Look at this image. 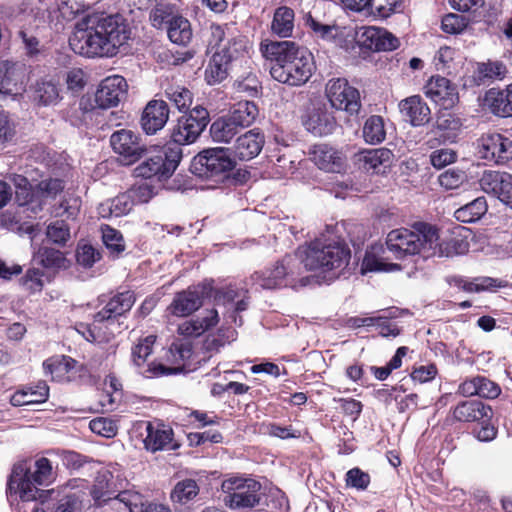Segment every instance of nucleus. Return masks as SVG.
I'll use <instances>...</instances> for the list:
<instances>
[{
  "mask_svg": "<svg viewBox=\"0 0 512 512\" xmlns=\"http://www.w3.org/2000/svg\"><path fill=\"white\" fill-rule=\"evenodd\" d=\"M400 5V0H370L368 15L389 17Z\"/></svg>",
  "mask_w": 512,
  "mask_h": 512,
  "instance_id": "nucleus-56",
  "label": "nucleus"
},
{
  "mask_svg": "<svg viewBox=\"0 0 512 512\" xmlns=\"http://www.w3.org/2000/svg\"><path fill=\"white\" fill-rule=\"evenodd\" d=\"M400 270V265L396 263H387L374 253L367 251L361 264V273L368 272H391Z\"/></svg>",
  "mask_w": 512,
  "mask_h": 512,
  "instance_id": "nucleus-47",
  "label": "nucleus"
},
{
  "mask_svg": "<svg viewBox=\"0 0 512 512\" xmlns=\"http://www.w3.org/2000/svg\"><path fill=\"white\" fill-rule=\"evenodd\" d=\"M21 87V72L16 63L8 60L0 62V95L15 96Z\"/></svg>",
  "mask_w": 512,
  "mask_h": 512,
  "instance_id": "nucleus-29",
  "label": "nucleus"
},
{
  "mask_svg": "<svg viewBox=\"0 0 512 512\" xmlns=\"http://www.w3.org/2000/svg\"><path fill=\"white\" fill-rule=\"evenodd\" d=\"M128 84L124 77L112 75L101 81L95 93V103L101 109L116 107L126 96Z\"/></svg>",
  "mask_w": 512,
  "mask_h": 512,
  "instance_id": "nucleus-15",
  "label": "nucleus"
},
{
  "mask_svg": "<svg viewBox=\"0 0 512 512\" xmlns=\"http://www.w3.org/2000/svg\"><path fill=\"white\" fill-rule=\"evenodd\" d=\"M91 493L94 500L99 505L112 500L114 502L123 503L130 512H134V508H137L138 505L141 504V497L138 493L123 491L120 492L117 496L112 497V493H110L108 490H103L102 482L100 481L98 484L94 485Z\"/></svg>",
  "mask_w": 512,
  "mask_h": 512,
  "instance_id": "nucleus-32",
  "label": "nucleus"
},
{
  "mask_svg": "<svg viewBox=\"0 0 512 512\" xmlns=\"http://www.w3.org/2000/svg\"><path fill=\"white\" fill-rule=\"evenodd\" d=\"M393 158V154L389 149L380 148L365 151L362 154V161L364 168L367 171L374 173H380L381 168H386L390 165Z\"/></svg>",
  "mask_w": 512,
  "mask_h": 512,
  "instance_id": "nucleus-42",
  "label": "nucleus"
},
{
  "mask_svg": "<svg viewBox=\"0 0 512 512\" xmlns=\"http://www.w3.org/2000/svg\"><path fill=\"white\" fill-rule=\"evenodd\" d=\"M425 94L444 110L455 106L459 100L456 86L441 76L432 77L425 86Z\"/></svg>",
  "mask_w": 512,
  "mask_h": 512,
  "instance_id": "nucleus-19",
  "label": "nucleus"
},
{
  "mask_svg": "<svg viewBox=\"0 0 512 512\" xmlns=\"http://www.w3.org/2000/svg\"><path fill=\"white\" fill-rule=\"evenodd\" d=\"M294 16V11L287 6L277 8L271 23L272 33L282 38L290 37L294 29Z\"/></svg>",
  "mask_w": 512,
  "mask_h": 512,
  "instance_id": "nucleus-38",
  "label": "nucleus"
},
{
  "mask_svg": "<svg viewBox=\"0 0 512 512\" xmlns=\"http://www.w3.org/2000/svg\"><path fill=\"white\" fill-rule=\"evenodd\" d=\"M209 123V112L201 106L194 107L188 114L182 115L174 126L171 138L172 145H188L194 143Z\"/></svg>",
  "mask_w": 512,
  "mask_h": 512,
  "instance_id": "nucleus-11",
  "label": "nucleus"
},
{
  "mask_svg": "<svg viewBox=\"0 0 512 512\" xmlns=\"http://www.w3.org/2000/svg\"><path fill=\"white\" fill-rule=\"evenodd\" d=\"M223 502L232 509L253 508L260 502L261 484L251 478L233 476L222 482Z\"/></svg>",
  "mask_w": 512,
  "mask_h": 512,
  "instance_id": "nucleus-8",
  "label": "nucleus"
},
{
  "mask_svg": "<svg viewBox=\"0 0 512 512\" xmlns=\"http://www.w3.org/2000/svg\"><path fill=\"white\" fill-rule=\"evenodd\" d=\"M167 35L169 39L178 45H186L192 39L191 24L183 16L176 15L167 26Z\"/></svg>",
  "mask_w": 512,
  "mask_h": 512,
  "instance_id": "nucleus-40",
  "label": "nucleus"
},
{
  "mask_svg": "<svg viewBox=\"0 0 512 512\" xmlns=\"http://www.w3.org/2000/svg\"><path fill=\"white\" fill-rule=\"evenodd\" d=\"M467 17L458 14H447L442 18V30L450 34H458L462 32L468 25Z\"/></svg>",
  "mask_w": 512,
  "mask_h": 512,
  "instance_id": "nucleus-58",
  "label": "nucleus"
},
{
  "mask_svg": "<svg viewBox=\"0 0 512 512\" xmlns=\"http://www.w3.org/2000/svg\"><path fill=\"white\" fill-rule=\"evenodd\" d=\"M264 142V135L259 129L249 130L236 138L233 153L240 160H250L261 152Z\"/></svg>",
  "mask_w": 512,
  "mask_h": 512,
  "instance_id": "nucleus-22",
  "label": "nucleus"
},
{
  "mask_svg": "<svg viewBox=\"0 0 512 512\" xmlns=\"http://www.w3.org/2000/svg\"><path fill=\"white\" fill-rule=\"evenodd\" d=\"M326 96L331 106L344 110L350 115L357 114L361 108L359 91L350 86L344 78L330 79L326 84Z\"/></svg>",
  "mask_w": 512,
  "mask_h": 512,
  "instance_id": "nucleus-14",
  "label": "nucleus"
},
{
  "mask_svg": "<svg viewBox=\"0 0 512 512\" xmlns=\"http://www.w3.org/2000/svg\"><path fill=\"white\" fill-rule=\"evenodd\" d=\"M227 114L243 130L256 121L259 116V108L253 101H239L231 107Z\"/></svg>",
  "mask_w": 512,
  "mask_h": 512,
  "instance_id": "nucleus-36",
  "label": "nucleus"
},
{
  "mask_svg": "<svg viewBox=\"0 0 512 512\" xmlns=\"http://www.w3.org/2000/svg\"><path fill=\"white\" fill-rule=\"evenodd\" d=\"M181 158L182 150L176 145L147 146L141 163L133 170V175L137 178L165 180L174 173Z\"/></svg>",
  "mask_w": 512,
  "mask_h": 512,
  "instance_id": "nucleus-6",
  "label": "nucleus"
},
{
  "mask_svg": "<svg viewBox=\"0 0 512 512\" xmlns=\"http://www.w3.org/2000/svg\"><path fill=\"white\" fill-rule=\"evenodd\" d=\"M102 241L109 252L118 256L125 250V241L120 231L105 225L101 227Z\"/></svg>",
  "mask_w": 512,
  "mask_h": 512,
  "instance_id": "nucleus-48",
  "label": "nucleus"
},
{
  "mask_svg": "<svg viewBox=\"0 0 512 512\" xmlns=\"http://www.w3.org/2000/svg\"><path fill=\"white\" fill-rule=\"evenodd\" d=\"M303 124L315 136L329 135L336 128L335 117L326 107L312 109Z\"/></svg>",
  "mask_w": 512,
  "mask_h": 512,
  "instance_id": "nucleus-25",
  "label": "nucleus"
},
{
  "mask_svg": "<svg viewBox=\"0 0 512 512\" xmlns=\"http://www.w3.org/2000/svg\"><path fill=\"white\" fill-rule=\"evenodd\" d=\"M110 145L123 165H132L142 159L147 147L142 136L129 129L115 131L110 136Z\"/></svg>",
  "mask_w": 512,
  "mask_h": 512,
  "instance_id": "nucleus-13",
  "label": "nucleus"
},
{
  "mask_svg": "<svg viewBox=\"0 0 512 512\" xmlns=\"http://www.w3.org/2000/svg\"><path fill=\"white\" fill-rule=\"evenodd\" d=\"M399 109L412 126H422L430 120V108L418 95H413L400 101Z\"/></svg>",
  "mask_w": 512,
  "mask_h": 512,
  "instance_id": "nucleus-24",
  "label": "nucleus"
},
{
  "mask_svg": "<svg viewBox=\"0 0 512 512\" xmlns=\"http://www.w3.org/2000/svg\"><path fill=\"white\" fill-rule=\"evenodd\" d=\"M34 260L45 268H62L66 262L61 251L46 246L40 247L34 253Z\"/></svg>",
  "mask_w": 512,
  "mask_h": 512,
  "instance_id": "nucleus-45",
  "label": "nucleus"
},
{
  "mask_svg": "<svg viewBox=\"0 0 512 512\" xmlns=\"http://www.w3.org/2000/svg\"><path fill=\"white\" fill-rule=\"evenodd\" d=\"M362 45L374 51H392L399 46V40L385 29L370 26L361 33Z\"/></svg>",
  "mask_w": 512,
  "mask_h": 512,
  "instance_id": "nucleus-23",
  "label": "nucleus"
},
{
  "mask_svg": "<svg viewBox=\"0 0 512 512\" xmlns=\"http://www.w3.org/2000/svg\"><path fill=\"white\" fill-rule=\"evenodd\" d=\"M311 160L319 169L330 173H341L346 167L345 156L327 144L314 145L310 151Z\"/></svg>",
  "mask_w": 512,
  "mask_h": 512,
  "instance_id": "nucleus-20",
  "label": "nucleus"
},
{
  "mask_svg": "<svg viewBox=\"0 0 512 512\" xmlns=\"http://www.w3.org/2000/svg\"><path fill=\"white\" fill-rule=\"evenodd\" d=\"M298 252L305 270L329 272L333 277L340 275L350 259V250L347 247L335 242L325 243L322 240L301 246Z\"/></svg>",
  "mask_w": 512,
  "mask_h": 512,
  "instance_id": "nucleus-4",
  "label": "nucleus"
},
{
  "mask_svg": "<svg viewBox=\"0 0 512 512\" xmlns=\"http://www.w3.org/2000/svg\"><path fill=\"white\" fill-rule=\"evenodd\" d=\"M200 492V487L196 480L186 478L178 481L172 492L171 499L178 504H186L194 500Z\"/></svg>",
  "mask_w": 512,
  "mask_h": 512,
  "instance_id": "nucleus-43",
  "label": "nucleus"
},
{
  "mask_svg": "<svg viewBox=\"0 0 512 512\" xmlns=\"http://www.w3.org/2000/svg\"><path fill=\"white\" fill-rule=\"evenodd\" d=\"M135 302V297L131 291H123L114 295L107 304L94 315L93 329H98V325L104 322L113 324L114 321L128 312Z\"/></svg>",
  "mask_w": 512,
  "mask_h": 512,
  "instance_id": "nucleus-18",
  "label": "nucleus"
},
{
  "mask_svg": "<svg viewBox=\"0 0 512 512\" xmlns=\"http://www.w3.org/2000/svg\"><path fill=\"white\" fill-rule=\"evenodd\" d=\"M156 336L149 335L142 338L131 348V362L139 374L146 378H155L171 374H177L183 367H168L162 363L150 361Z\"/></svg>",
  "mask_w": 512,
  "mask_h": 512,
  "instance_id": "nucleus-10",
  "label": "nucleus"
},
{
  "mask_svg": "<svg viewBox=\"0 0 512 512\" xmlns=\"http://www.w3.org/2000/svg\"><path fill=\"white\" fill-rule=\"evenodd\" d=\"M492 408L478 400H467L459 403L453 411L456 420L462 422H478L482 419H491Z\"/></svg>",
  "mask_w": 512,
  "mask_h": 512,
  "instance_id": "nucleus-27",
  "label": "nucleus"
},
{
  "mask_svg": "<svg viewBox=\"0 0 512 512\" xmlns=\"http://www.w3.org/2000/svg\"><path fill=\"white\" fill-rule=\"evenodd\" d=\"M129 39V31L118 15L86 16L78 21L69 38L71 49L87 57H113Z\"/></svg>",
  "mask_w": 512,
  "mask_h": 512,
  "instance_id": "nucleus-1",
  "label": "nucleus"
},
{
  "mask_svg": "<svg viewBox=\"0 0 512 512\" xmlns=\"http://www.w3.org/2000/svg\"><path fill=\"white\" fill-rule=\"evenodd\" d=\"M210 290V285L204 284L179 292L168 306V311L177 317L188 316L202 306V298L204 295L208 294Z\"/></svg>",
  "mask_w": 512,
  "mask_h": 512,
  "instance_id": "nucleus-17",
  "label": "nucleus"
},
{
  "mask_svg": "<svg viewBox=\"0 0 512 512\" xmlns=\"http://www.w3.org/2000/svg\"><path fill=\"white\" fill-rule=\"evenodd\" d=\"M234 165L223 148H209L194 157L191 169L201 178L220 182L228 178Z\"/></svg>",
  "mask_w": 512,
  "mask_h": 512,
  "instance_id": "nucleus-9",
  "label": "nucleus"
},
{
  "mask_svg": "<svg viewBox=\"0 0 512 512\" xmlns=\"http://www.w3.org/2000/svg\"><path fill=\"white\" fill-rule=\"evenodd\" d=\"M435 240L436 228L430 224L419 222L414 224L412 230L400 228L390 231L386 238V246L396 259L416 254L430 257Z\"/></svg>",
  "mask_w": 512,
  "mask_h": 512,
  "instance_id": "nucleus-5",
  "label": "nucleus"
},
{
  "mask_svg": "<svg viewBox=\"0 0 512 512\" xmlns=\"http://www.w3.org/2000/svg\"><path fill=\"white\" fill-rule=\"evenodd\" d=\"M478 153L484 160L503 165L512 160V128L503 133H486L478 139Z\"/></svg>",
  "mask_w": 512,
  "mask_h": 512,
  "instance_id": "nucleus-12",
  "label": "nucleus"
},
{
  "mask_svg": "<svg viewBox=\"0 0 512 512\" xmlns=\"http://www.w3.org/2000/svg\"><path fill=\"white\" fill-rule=\"evenodd\" d=\"M346 485L357 490H366L370 484V475L358 467L346 473Z\"/></svg>",
  "mask_w": 512,
  "mask_h": 512,
  "instance_id": "nucleus-59",
  "label": "nucleus"
},
{
  "mask_svg": "<svg viewBox=\"0 0 512 512\" xmlns=\"http://www.w3.org/2000/svg\"><path fill=\"white\" fill-rule=\"evenodd\" d=\"M100 252L90 244L79 245L76 251L78 264L90 268L100 260Z\"/></svg>",
  "mask_w": 512,
  "mask_h": 512,
  "instance_id": "nucleus-57",
  "label": "nucleus"
},
{
  "mask_svg": "<svg viewBox=\"0 0 512 512\" xmlns=\"http://www.w3.org/2000/svg\"><path fill=\"white\" fill-rule=\"evenodd\" d=\"M485 104L492 114L498 117L512 116V83L505 89H489L484 98Z\"/></svg>",
  "mask_w": 512,
  "mask_h": 512,
  "instance_id": "nucleus-26",
  "label": "nucleus"
},
{
  "mask_svg": "<svg viewBox=\"0 0 512 512\" xmlns=\"http://www.w3.org/2000/svg\"><path fill=\"white\" fill-rule=\"evenodd\" d=\"M31 98L37 106L47 107L56 105L60 97V89L52 79H40L31 87Z\"/></svg>",
  "mask_w": 512,
  "mask_h": 512,
  "instance_id": "nucleus-28",
  "label": "nucleus"
},
{
  "mask_svg": "<svg viewBox=\"0 0 512 512\" xmlns=\"http://www.w3.org/2000/svg\"><path fill=\"white\" fill-rule=\"evenodd\" d=\"M80 209V200L77 197H65L59 205L54 207V213L59 217L74 218Z\"/></svg>",
  "mask_w": 512,
  "mask_h": 512,
  "instance_id": "nucleus-60",
  "label": "nucleus"
},
{
  "mask_svg": "<svg viewBox=\"0 0 512 512\" xmlns=\"http://www.w3.org/2000/svg\"><path fill=\"white\" fill-rule=\"evenodd\" d=\"M240 131L228 114L217 118L210 126L211 138L216 143L229 144L236 136L238 137Z\"/></svg>",
  "mask_w": 512,
  "mask_h": 512,
  "instance_id": "nucleus-34",
  "label": "nucleus"
},
{
  "mask_svg": "<svg viewBox=\"0 0 512 512\" xmlns=\"http://www.w3.org/2000/svg\"><path fill=\"white\" fill-rule=\"evenodd\" d=\"M46 236L55 244L65 245L70 239V228L64 220H56L48 225Z\"/></svg>",
  "mask_w": 512,
  "mask_h": 512,
  "instance_id": "nucleus-51",
  "label": "nucleus"
},
{
  "mask_svg": "<svg viewBox=\"0 0 512 512\" xmlns=\"http://www.w3.org/2000/svg\"><path fill=\"white\" fill-rule=\"evenodd\" d=\"M251 49L252 44L247 37L233 32L218 52L226 58V61L232 62L248 55Z\"/></svg>",
  "mask_w": 512,
  "mask_h": 512,
  "instance_id": "nucleus-37",
  "label": "nucleus"
},
{
  "mask_svg": "<svg viewBox=\"0 0 512 512\" xmlns=\"http://www.w3.org/2000/svg\"><path fill=\"white\" fill-rule=\"evenodd\" d=\"M479 184L481 189L496 196L501 202L512 208V175L499 171H484Z\"/></svg>",
  "mask_w": 512,
  "mask_h": 512,
  "instance_id": "nucleus-16",
  "label": "nucleus"
},
{
  "mask_svg": "<svg viewBox=\"0 0 512 512\" xmlns=\"http://www.w3.org/2000/svg\"><path fill=\"white\" fill-rule=\"evenodd\" d=\"M462 126L460 118L450 112L441 113L436 120V129L443 132H448V138L455 137L456 132Z\"/></svg>",
  "mask_w": 512,
  "mask_h": 512,
  "instance_id": "nucleus-54",
  "label": "nucleus"
},
{
  "mask_svg": "<svg viewBox=\"0 0 512 512\" xmlns=\"http://www.w3.org/2000/svg\"><path fill=\"white\" fill-rule=\"evenodd\" d=\"M467 180V175L459 169H448L439 175V184L448 190L459 188Z\"/></svg>",
  "mask_w": 512,
  "mask_h": 512,
  "instance_id": "nucleus-55",
  "label": "nucleus"
},
{
  "mask_svg": "<svg viewBox=\"0 0 512 512\" xmlns=\"http://www.w3.org/2000/svg\"><path fill=\"white\" fill-rule=\"evenodd\" d=\"M226 58L218 51H215L205 69V79L208 84L214 85L222 82L228 76L229 64Z\"/></svg>",
  "mask_w": 512,
  "mask_h": 512,
  "instance_id": "nucleus-41",
  "label": "nucleus"
},
{
  "mask_svg": "<svg viewBox=\"0 0 512 512\" xmlns=\"http://www.w3.org/2000/svg\"><path fill=\"white\" fill-rule=\"evenodd\" d=\"M232 33L233 31L227 24H211L208 30V48L211 50L217 49L216 51L221 50Z\"/></svg>",
  "mask_w": 512,
  "mask_h": 512,
  "instance_id": "nucleus-50",
  "label": "nucleus"
},
{
  "mask_svg": "<svg viewBox=\"0 0 512 512\" xmlns=\"http://www.w3.org/2000/svg\"><path fill=\"white\" fill-rule=\"evenodd\" d=\"M169 107L164 100H151L143 110L141 127L148 135L163 129L169 119Z\"/></svg>",
  "mask_w": 512,
  "mask_h": 512,
  "instance_id": "nucleus-21",
  "label": "nucleus"
},
{
  "mask_svg": "<svg viewBox=\"0 0 512 512\" xmlns=\"http://www.w3.org/2000/svg\"><path fill=\"white\" fill-rule=\"evenodd\" d=\"M478 381V396L487 399H495L501 393L500 386L494 381L484 377L477 376Z\"/></svg>",
  "mask_w": 512,
  "mask_h": 512,
  "instance_id": "nucleus-62",
  "label": "nucleus"
},
{
  "mask_svg": "<svg viewBox=\"0 0 512 512\" xmlns=\"http://www.w3.org/2000/svg\"><path fill=\"white\" fill-rule=\"evenodd\" d=\"M456 152L452 149L443 148L435 150L430 155L431 164L437 168L441 169L456 160Z\"/></svg>",
  "mask_w": 512,
  "mask_h": 512,
  "instance_id": "nucleus-63",
  "label": "nucleus"
},
{
  "mask_svg": "<svg viewBox=\"0 0 512 512\" xmlns=\"http://www.w3.org/2000/svg\"><path fill=\"white\" fill-rule=\"evenodd\" d=\"M430 257H454L464 255L469 251V242L462 237H451L448 240L440 241L438 230L436 229V240L433 241Z\"/></svg>",
  "mask_w": 512,
  "mask_h": 512,
  "instance_id": "nucleus-30",
  "label": "nucleus"
},
{
  "mask_svg": "<svg viewBox=\"0 0 512 512\" xmlns=\"http://www.w3.org/2000/svg\"><path fill=\"white\" fill-rule=\"evenodd\" d=\"M304 269L297 250L294 255H286L273 268L264 272H255L251 279L262 288L274 289L293 283Z\"/></svg>",
  "mask_w": 512,
  "mask_h": 512,
  "instance_id": "nucleus-7",
  "label": "nucleus"
},
{
  "mask_svg": "<svg viewBox=\"0 0 512 512\" xmlns=\"http://www.w3.org/2000/svg\"><path fill=\"white\" fill-rule=\"evenodd\" d=\"M55 477L52 462L46 457L38 458L30 467L25 463L17 464L13 467L7 483V497L10 501L17 497L22 501L41 499L46 491L38 486L50 485Z\"/></svg>",
  "mask_w": 512,
  "mask_h": 512,
  "instance_id": "nucleus-3",
  "label": "nucleus"
},
{
  "mask_svg": "<svg viewBox=\"0 0 512 512\" xmlns=\"http://www.w3.org/2000/svg\"><path fill=\"white\" fill-rule=\"evenodd\" d=\"M262 56L272 64L270 74L276 81L289 86L305 84L315 71L313 54L292 41H263Z\"/></svg>",
  "mask_w": 512,
  "mask_h": 512,
  "instance_id": "nucleus-2",
  "label": "nucleus"
},
{
  "mask_svg": "<svg viewBox=\"0 0 512 512\" xmlns=\"http://www.w3.org/2000/svg\"><path fill=\"white\" fill-rule=\"evenodd\" d=\"M147 435L144 439L145 448L151 452L170 449L172 445L173 432L164 426H154L148 423L146 426Z\"/></svg>",
  "mask_w": 512,
  "mask_h": 512,
  "instance_id": "nucleus-33",
  "label": "nucleus"
},
{
  "mask_svg": "<svg viewBox=\"0 0 512 512\" xmlns=\"http://www.w3.org/2000/svg\"><path fill=\"white\" fill-rule=\"evenodd\" d=\"M133 202L126 194L119 195L111 200L109 205L110 214L119 217L131 211Z\"/></svg>",
  "mask_w": 512,
  "mask_h": 512,
  "instance_id": "nucleus-64",
  "label": "nucleus"
},
{
  "mask_svg": "<svg viewBox=\"0 0 512 512\" xmlns=\"http://www.w3.org/2000/svg\"><path fill=\"white\" fill-rule=\"evenodd\" d=\"M219 321L215 309L206 312V315L197 319L187 320L178 326V333L186 337H198L205 331L213 328Z\"/></svg>",
  "mask_w": 512,
  "mask_h": 512,
  "instance_id": "nucleus-31",
  "label": "nucleus"
},
{
  "mask_svg": "<svg viewBox=\"0 0 512 512\" xmlns=\"http://www.w3.org/2000/svg\"><path fill=\"white\" fill-rule=\"evenodd\" d=\"M364 140L369 144H379L385 140L386 130L381 116H370L363 126Z\"/></svg>",
  "mask_w": 512,
  "mask_h": 512,
  "instance_id": "nucleus-44",
  "label": "nucleus"
},
{
  "mask_svg": "<svg viewBox=\"0 0 512 512\" xmlns=\"http://www.w3.org/2000/svg\"><path fill=\"white\" fill-rule=\"evenodd\" d=\"M49 395V387L44 381L38 382L35 386L27 387L17 391L11 397L13 406H23L36 403H43Z\"/></svg>",
  "mask_w": 512,
  "mask_h": 512,
  "instance_id": "nucleus-35",
  "label": "nucleus"
},
{
  "mask_svg": "<svg viewBox=\"0 0 512 512\" xmlns=\"http://www.w3.org/2000/svg\"><path fill=\"white\" fill-rule=\"evenodd\" d=\"M488 205L485 197H478L467 203L466 205L458 208L454 216L463 223H472L480 220L487 212Z\"/></svg>",
  "mask_w": 512,
  "mask_h": 512,
  "instance_id": "nucleus-39",
  "label": "nucleus"
},
{
  "mask_svg": "<svg viewBox=\"0 0 512 512\" xmlns=\"http://www.w3.org/2000/svg\"><path fill=\"white\" fill-rule=\"evenodd\" d=\"M174 16L170 5L158 4L151 10L149 18L153 27L162 29L170 25Z\"/></svg>",
  "mask_w": 512,
  "mask_h": 512,
  "instance_id": "nucleus-52",
  "label": "nucleus"
},
{
  "mask_svg": "<svg viewBox=\"0 0 512 512\" xmlns=\"http://www.w3.org/2000/svg\"><path fill=\"white\" fill-rule=\"evenodd\" d=\"M89 427L91 431L100 436L110 438L115 436L117 427L114 422L107 418H96L90 421Z\"/></svg>",
  "mask_w": 512,
  "mask_h": 512,
  "instance_id": "nucleus-61",
  "label": "nucleus"
},
{
  "mask_svg": "<svg viewBox=\"0 0 512 512\" xmlns=\"http://www.w3.org/2000/svg\"><path fill=\"white\" fill-rule=\"evenodd\" d=\"M455 285L466 292H480L501 286L497 279L491 277H478L473 281L457 278L455 279Z\"/></svg>",
  "mask_w": 512,
  "mask_h": 512,
  "instance_id": "nucleus-49",
  "label": "nucleus"
},
{
  "mask_svg": "<svg viewBox=\"0 0 512 512\" xmlns=\"http://www.w3.org/2000/svg\"><path fill=\"white\" fill-rule=\"evenodd\" d=\"M506 73V66L499 61H488L478 65V74L482 80H501L505 77Z\"/></svg>",
  "mask_w": 512,
  "mask_h": 512,
  "instance_id": "nucleus-53",
  "label": "nucleus"
},
{
  "mask_svg": "<svg viewBox=\"0 0 512 512\" xmlns=\"http://www.w3.org/2000/svg\"><path fill=\"white\" fill-rule=\"evenodd\" d=\"M164 94L179 111L189 109L192 104L193 95L185 87L170 85L165 88Z\"/></svg>",
  "mask_w": 512,
  "mask_h": 512,
  "instance_id": "nucleus-46",
  "label": "nucleus"
}]
</instances>
